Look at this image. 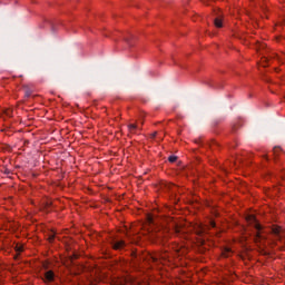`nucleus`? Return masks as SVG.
<instances>
[{"label": "nucleus", "instance_id": "ddd939ff", "mask_svg": "<svg viewBox=\"0 0 285 285\" xmlns=\"http://www.w3.org/2000/svg\"><path fill=\"white\" fill-rule=\"evenodd\" d=\"M168 161H170V164H175V161H177V156H169Z\"/></svg>", "mask_w": 285, "mask_h": 285}, {"label": "nucleus", "instance_id": "20e7f679", "mask_svg": "<svg viewBox=\"0 0 285 285\" xmlns=\"http://www.w3.org/2000/svg\"><path fill=\"white\" fill-rule=\"evenodd\" d=\"M149 259L154 263H157L159 262V259H168V255L166 254H159V255H153V254H149Z\"/></svg>", "mask_w": 285, "mask_h": 285}, {"label": "nucleus", "instance_id": "9b49d317", "mask_svg": "<svg viewBox=\"0 0 285 285\" xmlns=\"http://www.w3.org/2000/svg\"><path fill=\"white\" fill-rule=\"evenodd\" d=\"M230 253H233L230 249L226 248L224 252H223V257H230Z\"/></svg>", "mask_w": 285, "mask_h": 285}, {"label": "nucleus", "instance_id": "423d86ee", "mask_svg": "<svg viewBox=\"0 0 285 285\" xmlns=\"http://www.w3.org/2000/svg\"><path fill=\"white\" fill-rule=\"evenodd\" d=\"M214 24L216 28H224V22L222 21V18H219V17L214 19Z\"/></svg>", "mask_w": 285, "mask_h": 285}, {"label": "nucleus", "instance_id": "39448f33", "mask_svg": "<svg viewBox=\"0 0 285 285\" xmlns=\"http://www.w3.org/2000/svg\"><path fill=\"white\" fill-rule=\"evenodd\" d=\"M208 227L204 226V225H198L196 227V235H198V237H204L205 234L207 233Z\"/></svg>", "mask_w": 285, "mask_h": 285}, {"label": "nucleus", "instance_id": "f257e3e1", "mask_svg": "<svg viewBox=\"0 0 285 285\" xmlns=\"http://www.w3.org/2000/svg\"><path fill=\"white\" fill-rule=\"evenodd\" d=\"M247 224H249V226H252V228H254V240L255 242H262V239H266V236L262 235V230L263 227L259 224V222H257V218H255V215H248L246 217Z\"/></svg>", "mask_w": 285, "mask_h": 285}, {"label": "nucleus", "instance_id": "0eeeda50", "mask_svg": "<svg viewBox=\"0 0 285 285\" xmlns=\"http://www.w3.org/2000/svg\"><path fill=\"white\" fill-rule=\"evenodd\" d=\"M272 233H273V235H276V237H279V235H281V233H282V227H279V226H274V227L272 228Z\"/></svg>", "mask_w": 285, "mask_h": 285}, {"label": "nucleus", "instance_id": "aec40b11", "mask_svg": "<svg viewBox=\"0 0 285 285\" xmlns=\"http://www.w3.org/2000/svg\"><path fill=\"white\" fill-rule=\"evenodd\" d=\"M134 257H137V254L134 253Z\"/></svg>", "mask_w": 285, "mask_h": 285}, {"label": "nucleus", "instance_id": "f3484780", "mask_svg": "<svg viewBox=\"0 0 285 285\" xmlns=\"http://www.w3.org/2000/svg\"><path fill=\"white\" fill-rule=\"evenodd\" d=\"M212 228H215V222H210Z\"/></svg>", "mask_w": 285, "mask_h": 285}, {"label": "nucleus", "instance_id": "6e6552de", "mask_svg": "<svg viewBox=\"0 0 285 285\" xmlns=\"http://www.w3.org/2000/svg\"><path fill=\"white\" fill-rule=\"evenodd\" d=\"M137 125H135V124H130V125H128V130H129V132H131V134H135V130H137Z\"/></svg>", "mask_w": 285, "mask_h": 285}, {"label": "nucleus", "instance_id": "f8f14e48", "mask_svg": "<svg viewBox=\"0 0 285 285\" xmlns=\"http://www.w3.org/2000/svg\"><path fill=\"white\" fill-rule=\"evenodd\" d=\"M30 95H32V90H30L29 88H24V97H30Z\"/></svg>", "mask_w": 285, "mask_h": 285}, {"label": "nucleus", "instance_id": "1a4fd4ad", "mask_svg": "<svg viewBox=\"0 0 285 285\" xmlns=\"http://www.w3.org/2000/svg\"><path fill=\"white\" fill-rule=\"evenodd\" d=\"M43 206H45V210H47L48 213V210L50 209V206H52V200H46L43 203Z\"/></svg>", "mask_w": 285, "mask_h": 285}, {"label": "nucleus", "instance_id": "dca6fc26", "mask_svg": "<svg viewBox=\"0 0 285 285\" xmlns=\"http://www.w3.org/2000/svg\"><path fill=\"white\" fill-rule=\"evenodd\" d=\"M157 137V131H155L153 135H151V138L155 139Z\"/></svg>", "mask_w": 285, "mask_h": 285}, {"label": "nucleus", "instance_id": "a211bd4d", "mask_svg": "<svg viewBox=\"0 0 285 285\" xmlns=\"http://www.w3.org/2000/svg\"><path fill=\"white\" fill-rule=\"evenodd\" d=\"M157 237H161V235H160V234H157Z\"/></svg>", "mask_w": 285, "mask_h": 285}, {"label": "nucleus", "instance_id": "6ab92c4d", "mask_svg": "<svg viewBox=\"0 0 285 285\" xmlns=\"http://www.w3.org/2000/svg\"><path fill=\"white\" fill-rule=\"evenodd\" d=\"M50 239H55V236H51Z\"/></svg>", "mask_w": 285, "mask_h": 285}, {"label": "nucleus", "instance_id": "9d476101", "mask_svg": "<svg viewBox=\"0 0 285 285\" xmlns=\"http://www.w3.org/2000/svg\"><path fill=\"white\" fill-rule=\"evenodd\" d=\"M273 153H274V156L277 157V155H279V153H282V148L281 147H274Z\"/></svg>", "mask_w": 285, "mask_h": 285}, {"label": "nucleus", "instance_id": "7ed1b4c3", "mask_svg": "<svg viewBox=\"0 0 285 285\" xmlns=\"http://www.w3.org/2000/svg\"><path fill=\"white\" fill-rule=\"evenodd\" d=\"M43 282L45 284H50L55 282V272L53 271H46L43 274Z\"/></svg>", "mask_w": 285, "mask_h": 285}, {"label": "nucleus", "instance_id": "f03ea898", "mask_svg": "<svg viewBox=\"0 0 285 285\" xmlns=\"http://www.w3.org/2000/svg\"><path fill=\"white\" fill-rule=\"evenodd\" d=\"M110 246L114 250H124V248H126V242L121 239L112 238L110 240Z\"/></svg>", "mask_w": 285, "mask_h": 285}, {"label": "nucleus", "instance_id": "412c9836", "mask_svg": "<svg viewBox=\"0 0 285 285\" xmlns=\"http://www.w3.org/2000/svg\"><path fill=\"white\" fill-rule=\"evenodd\" d=\"M176 233H179V229H176Z\"/></svg>", "mask_w": 285, "mask_h": 285}, {"label": "nucleus", "instance_id": "2eb2a0df", "mask_svg": "<svg viewBox=\"0 0 285 285\" xmlns=\"http://www.w3.org/2000/svg\"><path fill=\"white\" fill-rule=\"evenodd\" d=\"M6 115H7V117H12V110L7 109V110H6Z\"/></svg>", "mask_w": 285, "mask_h": 285}, {"label": "nucleus", "instance_id": "4468645a", "mask_svg": "<svg viewBox=\"0 0 285 285\" xmlns=\"http://www.w3.org/2000/svg\"><path fill=\"white\" fill-rule=\"evenodd\" d=\"M17 253H23V246H16Z\"/></svg>", "mask_w": 285, "mask_h": 285}, {"label": "nucleus", "instance_id": "4be33fe9", "mask_svg": "<svg viewBox=\"0 0 285 285\" xmlns=\"http://www.w3.org/2000/svg\"><path fill=\"white\" fill-rule=\"evenodd\" d=\"M265 61H268V59H267V58H265Z\"/></svg>", "mask_w": 285, "mask_h": 285}]
</instances>
